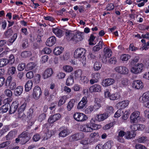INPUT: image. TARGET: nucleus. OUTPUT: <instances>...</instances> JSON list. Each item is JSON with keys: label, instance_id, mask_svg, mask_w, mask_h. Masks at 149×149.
Segmentation results:
<instances>
[{"label": "nucleus", "instance_id": "obj_1", "mask_svg": "<svg viewBox=\"0 0 149 149\" xmlns=\"http://www.w3.org/2000/svg\"><path fill=\"white\" fill-rule=\"evenodd\" d=\"M86 50L83 48H79L76 49L74 53V57L78 58L83 64L85 63L86 61L85 54Z\"/></svg>", "mask_w": 149, "mask_h": 149}, {"label": "nucleus", "instance_id": "obj_2", "mask_svg": "<svg viewBox=\"0 0 149 149\" xmlns=\"http://www.w3.org/2000/svg\"><path fill=\"white\" fill-rule=\"evenodd\" d=\"M144 65L141 63H139L132 68L130 71L133 73L135 74L140 73L143 70Z\"/></svg>", "mask_w": 149, "mask_h": 149}, {"label": "nucleus", "instance_id": "obj_3", "mask_svg": "<svg viewBox=\"0 0 149 149\" xmlns=\"http://www.w3.org/2000/svg\"><path fill=\"white\" fill-rule=\"evenodd\" d=\"M112 52L111 50L108 48L106 47L104 49L103 53L101 54V57L103 62H106L107 58L111 56Z\"/></svg>", "mask_w": 149, "mask_h": 149}, {"label": "nucleus", "instance_id": "obj_4", "mask_svg": "<svg viewBox=\"0 0 149 149\" xmlns=\"http://www.w3.org/2000/svg\"><path fill=\"white\" fill-rule=\"evenodd\" d=\"M84 136V135L82 132L76 133L70 136L69 138V141L70 142L77 141L82 139Z\"/></svg>", "mask_w": 149, "mask_h": 149}, {"label": "nucleus", "instance_id": "obj_5", "mask_svg": "<svg viewBox=\"0 0 149 149\" xmlns=\"http://www.w3.org/2000/svg\"><path fill=\"white\" fill-rule=\"evenodd\" d=\"M73 116L75 120L79 122H84L88 118L84 114L79 112L75 113Z\"/></svg>", "mask_w": 149, "mask_h": 149}, {"label": "nucleus", "instance_id": "obj_6", "mask_svg": "<svg viewBox=\"0 0 149 149\" xmlns=\"http://www.w3.org/2000/svg\"><path fill=\"white\" fill-rule=\"evenodd\" d=\"M114 70L116 72L123 74H127L129 72L128 68L124 66H117L114 68Z\"/></svg>", "mask_w": 149, "mask_h": 149}, {"label": "nucleus", "instance_id": "obj_7", "mask_svg": "<svg viewBox=\"0 0 149 149\" xmlns=\"http://www.w3.org/2000/svg\"><path fill=\"white\" fill-rule=\"evenodd\" d=\"M42 93L40 88L38 86H36L33 90V97L36 100H38L40 97Z\"/></svg>", "mask_w": 149, "mask_h": 149}, {"label": "nucleus", "instance_id": "obj_8", "mask_svg": "<svg viewBox=\"0 0 149 149\" xmlns=\"http://www.w3.org/2000/svg\"><path fill=\"white\" fill-rule=\"evenodd\" d=\"M80 130L83 132H92L91 123H87L85 124L81 125L80 127Z\"/></svg>", "mask_w": 149, "mask_h": 149}, {"label": "nucleus", "instance_id": "obj_9", "mask_svg": "<svg viewBox=\"0 0 149 149\" xmlns=\"http://www.w3.org/2000/svg\"><path fill=\"white\" fill-rule=\"evenodd\" d=\"M139 115L140 112L138 111H135L133 112L130 117L131 122L132 123L137 122L138 120L140 118Z\"/></svg>", "mask_w": 149, "mask_h": 149}, {"label": "nucleus", "instance_id": "obj_10", "mask_svg": "<svg viewBox=\"0 0 149 149\" xmlns=\"http://www.w3.org/2000/svg\"><path fill=\"white\" fill-rule=\"evenodd\" d=\"M83 33L82 32H78L75 34H73L71 40L73 41L77 42L82 40L83 38Z\"/></svg>", "mask_w": 149, "mask_h": 149}, {"label": "nucleus", "instance_id": "obj_11", "mask_svg": "<svg viewBox=\"0 0 149 149\" xmlns=\"http://www.w3.org/2000/svg\"><path fill=\"white\" fill-rule=\"evenodd\" d=\"M87 99L86 97L85 96L83 97L78 103L77 108L79 109H81L85 107L86 105L87 102Z\"/></svg>", "mask_w": 149, "mask_h": 149}, {"label": "nucleus", "instance_id": "obj_12", "mask_svg": "<svg viewBox=\"0 0 149 149\" xmlns=\"http://www.w3.org/2000/svg\"><path fill=\"white\" fill-rule=\"evenodd\" d=\"M129 102V101L127 100L122 101L117 103L116 107L119 109H124L128 105Z\"/></svg>", "mask_w": 149, "mask_h": 149}, {"label": "nucleus", "instance_id": "obj_13", "mask_svg": "<svg viewBox=\"0 0 149 149\" xmlns=\"http://www.w3.org/2000/svg\"><path fill=\"white\" fill-rule=\"evenodd\" d=\"M61 117V115L59 113H57L51 116L48 119V121L50 123H52L59 119Z\"/></svg>", "mask_w": 149, "mask_h": 149}, {"label": "nucleus", "instance_id": "obj_14", "mask_svg": "<svg viewBox=\"0 0 149 149\" xmlns=\"http://www.w3.org/2000/svg\"><path fill=\"white\" fill-rule=\"evenodd\" d=\"M89 90L91 93L100 92L101 90V86L99 84H95L91 86Z\"/></svg>", "mask_w": 149, "mask_h": 149}, {"label": "nucleus", "instance_id": "obj_15", "mask_svg": "<svg viewBox=\"0 0 149 149\" xmlns=\"http://www.w3.org/2000/svg\"><path fill=\"white\" fill-rule=\"evenodd\" d=\"M139 100L143 104L149 101V91L143 93L142 95L140 98Z\"/></svg>", "mask_w": 149, "mask_h": 149}, {"label": "nucleus", "instance_id": "obj_16", "mask_svg": "<svg viewBox=\"0 0 149 149\" xmlns=\"http://www.w3.org/2000/svg\"><path fill=\"white\" fill-rule=\"evenodd\" d=\"M132 86L133 88L137 89H142L143 87L142 82L140 80L134 81L133 83Z\"/></svg>", "mask_w": 149, "mask_h": 149}, {"label": "nucleus", "instance_id": "obj_17", "mask_svg": "<svg viewBox=\"0 0 149 149\" xmlns=\"http://www.w3.org/2000/svg\"><path fill=\"white\" fill-rule=\"evenodd\" d=\"M20 137H21V141L23 144L26 143L30 139L28 136L27 133L25 132H22L20 135Z\"/></svg>", "mask_w": 149, "mask_h": 149}, {"label": "nucleus", "instance_id": "obj_18", "mask_svg": "<svg viewBox=\"0 0 149 149\" xmlns=\"http://www.w3.org/2000/svg\"><path fill=\"white\" fill-rule=\"evenodd\" d=\"M19 103L17 101L13 102L10 107L9 112L10 113H14L18 108Z\"/></svg>", "mask_w": 149, "mask_h": 149}, {"label": "nucleus", "instance_id": "obj_19", "mask_svg": "<svg viewBox=\"0 0 149 149\" xmlns=\"http://www.w3.org/2000/svg\"><path fill=\"white\" fill-rule=\"evenodd\" d=\"M115 80L112 78H108L104 80L102 82V85L104 86H107L113 84Z\"/></svg>", "mask_w": 149, "mask_h": 149}, {"label": "nucleus", "instance_id": "obj_20", "mask_svg": "<svg viewBox=\"0 0 149 149\" xmlns=\"http://www.w3.org/2000/svg\"><path fill=\"white\" fill-rule=\"evenodd\" d=\"M53 72L52 68H48L46 69L43 74V77L44 79L47 78L52 75Z\"/></svg>", "mask_w": 149, "mask_h": 149}, {"label": "nucleus", "instance_id": "obj_21", "mask_svg": "<svg viewBox=\"0 0 149 149\" xmlns=\"http://www.w3.org/2000/svg\"><path fill=\"white\" fill-rule=\"evenodd\" d=\"M109 116V115L108 113H104L103 114H99L97 115L96 118L97 121L100 122L106 119Z\"/></svg>", "mask_w": 149, "mask_h": 149}, {"label": "nucleus", "instance_id": "obj_22", "mask_svg": "<svg viewBox=\"0 0 149 149\" xmlns=\"http://www.w3.org/2000/svg\"><path fill=\"white\" fill-rule=\"evenodd\" d=\"M145 126L143 124H134L131 127V128L134 131L140 130L141 131L145 129Z\"/></svg>", "mask_w": 149, "mask_h": 149}, {"label": "nucleus", "instance_id": "obj_23", "mask_svg": "<svg viewBox=\"0 0 149 149\" xmlns=\"http://www.w3.org/2000/svg\"><path fill=\"white\" fill-rule=\"evenodd\" d=\"M70 134L69 130L67 128L64 127L59 133L58 135L60 137H65Z\"/></svg>", "mask_w": 149, "mask_h": 149}, {"label": "nucleus", "instance_id": "obj_24", "mask_svg": "<svg viewBox=\"0 0 149 149\" xmlns=\"http://www.w3.org/2000/svg\"><path fill=\"white\" fill-rule=\"evenodd\" d=\"M56 41V38L54 36H51L47 40L46 45L49 46H52L55 44Z\"/></svg>", "mask_w": 149, "mask_h": 149}, {"label": "nucleus", "instance_id": "obj_25", "mask_svg": "<svg viewBox=\"0 0 149 149\" xmlns=\"http://www.w3.org/2000/svg\"><path fill=\"white\" fill-rule=\"evenodd\" d=\"M103 45V41H100L96 45L93 47V51L94 52H98L100 49L102 48Z\"/></svg>", "mask_w": 149, "mask_h": 149}, {"label": "nucleus", "instance_id": "obj_26", "mask_svg": "<svg viewBox=\"0 0 149 149\" xmlns=\"http://www.w3.org/2000/svg\"><path fill=\"white\" fill-rule=\"evenodd\" d=\"M52 31L59 38L63 36V31L59 29L53 28Z\"/></svg>", "mask_w": 149, "mask_h": 149}, {"label": "nucleus", "instance_id": "obj_27", "mask_svg": "<svg viewBox=\"0 0 149 149\" xmlns=\"http://www.w3.org/2000/svg\"><path fill=\"white\" fill-rule=\"evenodd\" d=\"M54 134V132L53 130H48L47 132L45 133L44 135L43 140H47L51 137Z\"/></svg>", "mask_w": 149, "mask_h": 149}, {"label": "nucleus", "instance_id": "obj_28", "mask_svg": "<svg viewBox=\"0 0 149 149\" xmlns=\"http://www.w3.org/2000/svg\"><path fill=\"white\" fill-rule=\"evenodd\" d=\"M63 50V48L61 46L56 47L53 50L54 54L56 55H60L62 53Z\"/></svg>", "mask_w": 149, "mask_h": 149}, {"label": "nucleus", "instance_id": "obj_29", "mask_svg": "<svg viewBox=\"0 0 149 149\" xmlns=\"http://www.w3.org/2000/svg\"><path fill=\"white\" fill-rule=\"evenodd\" d=\"M33 85V83L31 80H29L25 84V90L26 92L29 91L31 89Z\"/></svg>", "mask_w": 149, "mask_h": 149}, {"label": "nucleus", "instance_id": "obj_30", "mask_svg": "<svg viewBox=\"0 0 149 149\" xmlns=\"http://www.w3.org/2000/svg\"><path fill=\"white\" fill-rule=\"evenodd\" d=\"M36 65L34 62L29 63L27 64L25 69L27 71L32 70L35 68Z\"/></svg>", "mask_w": 149, "mask_h": 149}, {"label": "nucleus", "instance_id": "obj_31", "mask_svg": "<svg viewBox=\"0 0 149 149\" xmlns=\"http://www.w3.org/2000/svg\"><path fill=\"white\" fill-rule=\"evenodd\" d=\"M23 88L22 86H18L15 89V93L16 96H18L20 95L22 93Z\"/></svg>", "mask_w": 149, "mask_h": 149}, {"label": "nucleus", "instance_id": "obj_32", "mask_svg": "<svg viewBox=\"0 0 149 149\" xmlns=\"http://www.w3.org/2000/svg\"><path fill=\"white\" fill-rule=\"evenodd\" d=\"M75 102L74 99H72L68 102L67 106V109L68 111H70L73 108Z\"/></svg>", "mask_w": 149, "mask_h": 149}, {"label": "nucleus", "instance_id": "obj_33", "mask_svg": "<svg viewBox=\"0 0 149 149\" xmlns=\"http://www.w3.org/2000/svg\"><path fill=\"white\" fill-rule=\"evenodd\" d=\"M136 135V133L135 131H132L131 132H127L126 134V137L127 139H130L135 137Z\"/></svg>", "mask_w": 149, "mask_h": 149}, {"label": "nucleus", "instance_id": "obj_34", "mask_svg": "<svg viewBox=\"0 0 149 149\" xmlns=\"http://www.w3.org/2000/svg\"><path fill=\"white\" fill-rule=\"evenodd\" d=\"M82 74V70L80 69H78L75 71L74 72V76L75 79L81 78Z\"/></svg>", "mask_w": 149, "mask_h": 149}, {"label": "nucleus", "instance_id": "obj_35", "mask_svg": "<svg viewBox=\"0 0 149 149\" xmlns=\"http://www.w3.org/2000/svg\"><path fill=\"white\" fill-rule=\"evenodd\" d=\"M74 82V79L73 77L72 76H69L66 81V85L67 86H69L72 85Z\"/></svg>", "mask_w": 149, "mask_h": 149}, {"label": "nucleus", "instance_id": "obj_36", "mask_svg": "<svg viewBox=\"0 0 149 149\" xmlns=\"http://www.w3.org/2000/svg\"><path fill=\"white\" fill-rule=\"evenodd\" d=\"M9 106L8 104H5L3 105L0 109V112L2 113H6L8 110V107Z\"/></svg>", "mask_w": 149, "mask_h": 149}, {"label": "nucleus", "instance_id": "obj_37", "mask_svg": "<svg viewBox=\"0 0 149 149\" xmlns=\"http://www.w3.org/2000/svg\"><path fill=\"white\" fill-rule=\"evenodd\" d=\"M113 145V142L109 141L107 142L103 146V149H111Z\"/></svg>", "mask_w": 149, "mask_h": 149}, {"label": "nucleus", "instance_id": "obj_38", "mask_svg": "<svg viewBox=\"0 0 149 149\" xmlns=\"http://www.w3.org/2000/svg\"><path fill=\"white\" fill-rule=\"evenodd\" d=\"M30 40L32 41H34L36 40H37L38 42H40V36H37L36 35H30Z\"/></svg>", "mask_w": 149, "mask_h": 149}, {"label": "nucleus", "instance_id": "obj_39", "mask_svg": "<svg viewBox=\"0 0 149 149\" xmlns=\"http://www.w3.org/2000/svg\"><path fill=\"white\" fill-rule=\"evenodd\" d=\"M63 69L66 72H70L73 70V68L70 66L66 65L63 66Z\"/></svg>", "mask_w": 149, "mask_h": 149}, {"label": "nucleus", "instance_id": "obj_40", "mask_svg": "<svg viewBox=\"0 0 149 149\" xmlns=\"http://www.w3.org/2000/svg\"><path fill=\"white\" fill-rule=\"evenodd\" d=\"M130 58V56L128 54H123L121 55L120 59L123 61H127Z\"/></svg>", "mask_w": 149, "mask_h": 149}, {"label": "nucleus", "instance_id": "obj_41", "mask_svg": "<svg viewBox=\"0 0 149 149\" xmlns=\"http://www.w3.org/2000/svg\"><path fill=\"white\" fill-rule=\"evenodd\" d=\"M16 72V68L12 66L9 68L8 70V73L9 75H13Z\"/></svg>", "mask_w": 149, "mask_h": 149}, {"label": "nucleus", "instance_id": "obj_42", "mask_svg": "<svg viewBox=\"0 0 149 149\" xmlns=\"http://www.w3.org/2000/svg\"><path fill=\"white\" fill-rule=\"evenodd\" d=\"M31 55V53L30 51H24L21 54V56L23 58H26L30 56Z\"/></svg>", "mask_w": 149, "mask_h": 149}, {"label": "nucleus", "instance_id": "obj_43", "mask_svg": "<svg viewBox=\"0 0 149 149\" xmlns=\"http://www.w3.org/2000/svg\"><path fill=\"white\" fill-rule=\"evenodd\" d=\"M8 63V60L6 59H0V67L5 66Z\"/></svg>", "mask_w": 149, "mask_h": 149}, {"label": "nucleus", "instance_id": "obj_44", "mask_svg": "<svg viewBox=\"0 0 149 149\" xmlns=\"http://www.w3.org/2000/svg\"><path fill=\"white\" fill-rule=\"evenodd\" d=\"M17 116L18 118L24 120L26 116L23 112V111L18 110L17 114Z\"/></svg>", "mask_w": 149, "mask_h": 149}, {"label": "nucleus", "instance_id": "obj_45", "mask_svg": "<svg viewBox=\"0 0 149 149\" xmlns=\"http://www.w3.org/2000/svg\"><path fill=\"white\" fill-rule=\"evenodd\" d=\"M94 109V106L91 105L89 106L85 110V113L86 114H89L91 113L93 110Z\"/></svg>", "mask_w": 149, "mask_h": 149}, {"label": "nucleus", "instance_id": "obj_46", "mask_svg": "<svg viewBox=\"0 0 149 149\" xmlns=\"http://www.w3.org/2000/svg\"><path fill=\"white\" fill-rule=\"evenodd\" d=\"M66 99L65 96H63L61 97L58 102V105L59 106L62 105L66 101Z\"/></svg>", "mask_w": 149, "mask_h": 149}, {"label": "nucleus", "instance_id": "obj_47", "mask_svg": "<svg viewBox=\"0 0 149 149\" xmlns=\"http://www.w3.org/2000/svg\"><path fill=\"white\" fill-rule=\"evenodd\" d=\"M119 97V96L117 93H113L110 95L109 99L110 100H117Z\"/></svg>", "mask_w": 149, "mask_h": 149}, {"label": "nucleus", "instance_id": "obj_48", "mask_svg": "<svg viewBox=\"0 0 149 149\" xmlns=\"http://www.w3.org/2000/svg\"><path fill=\"white\" fill-rule=\"evenodd\" d=\"M102 65L99 62H96L94 64V68L95 70H98L101 67Z\"/></svg>", "mask_w": 149, "mask_h": 149}, {"label": "nucleus", "instance_id": "obj_49", "mask_svg": "<svg viewBox=\"0 0 149 149\" xmlns=\"http://www.w3.org/2000/svg\"><path fill=\"white\" fill-rule=\"evenodd\" d=\"M25 68V64L24 63H21L19 64L17 66V69L18 71H22Z\"/></svg>", "mask_w": 149, "mask_h": 149}, {"label": "nucleus", "instance_id": "obj_50", "mask_svg": "<svg viewBox=\"0 0 149 149\" xmlns=\"http://www.w3.org/2000/svg\"><path fill=\"white\" fill-rule=\"evenodd\" d=\"M9 88L11 90H14L16 87V83L15 82L12 81L10 84H8Z\"/></svg>", "mask_w": 149, "mask_h": 149}, {"label": "nucleus", "instance_id": "obj_51", "mask_svg": "<svg viewBox=\"0 0 149 149\" xmlns=\"http://www.w3.org/2000/svg\"><path fill=\"white\" fill-rule=\"evenodd\" d=\"M91 126L92 128V132L93 130H98L101 127V125L94 123H91Z\"/></svg>", "mask_w": 149, "mask_h": 149}, {"label": "nucleus", "instance_id": "obj_52", "mask_svg": "<svg viewBox=\"0 0 149 149\" xmlns=\"http://www.w3.org/2000/svg\"><path fill=\"white\" fill-rule=\"evenodd\" d=\"M80 80L84 84L88 83L89 81V79L85 76L81 77L80 78Z\"/></svg>", "mask_w": 149, "mask_h": 149}, {"label": "nucleus", "instance_id": "obj_53", "mask_svg": "<svg viewBox=\"0 0 149 149\" xmlns=\"http://www.w3.org/2000/svg\"><path fill=\"white\" fill-rule=\"evenodd\" d=\"M100 78V74L98 73H93L92 74V78L95 79L97 81H98Z\"/></svg>", "mask_w": 149, "mask_h": 149}, {"label": "nucleus", "instance_id": "obj_54", "mask_svg": "<svg viewBox=\"0 0 149 149\" xmlns=\"http://www.w3.org/2000/svg\"><path fill=\"white\" fill-rule=\"evenodd\" d=\"M13 33V31L10 29H8L7 31L5 33V36L7 38H9L11 36Z\"/></svg>", "mask_w": 149, "mask_h": 149}, {"label": "nucleus", "instance_id": "obj_55", "mask_svg": "<svg viewBox=\"0 0 149 149\" xmlns=\"http://www.w3.org/2000/svg\"><path fill=\"white\" fill-rule=\"evenodd\" d=\"M46 115L45 114L42 113L39 115L38 118V120L40 122H42L45 120L46 118Z\"/></svg>", "mask_w": 149, "mask_h": 149}, {"label": "nucleus", "instance_id": "obj_56", "mask_svg": "<svg viewBox=\"0 0 149 149\" xmlns=\"http://www.w3.org/2000/svg\"><path fill=\"white\" fill-rule=\"evenodd\" d=\"M123 113V111L119 109L115 113L114 116L115 117L118 118L122 115Z\"/></svg>", "mask_w": 149, "mask_h": 149}, {"label": "nucleus", "instance_id": "obj_57", "mask_svg": "<svg viewBox=\"0 0 149 149\" xmlns=\"http://www.w3.org/2000/svg\"><path fill=\"white\" fill-rule=\"evenodd\" d=\"M114 7V6L112 3L109 4L107 5L105 10L107 11H110L113 9Z\"/></svg>", "mask_w": 149, "mask_h": 149}, {"label": "nucleus", "instance_id": "obj_58", "mask_svg": "<svg viewBox=\"0 0 149 149\" xmlns=\"http://www.w3.org/2000/svg\"><path fill=\"white\" fill-rule=\"evenodd\" d=\"M15 61L14 56L12 54L10 55L9 57V59L8 60V63L12 64L14 63Z\"/></svg>", "mask_w": 149, "mask_h": 149}, {"label": "nucleus", "instance_id": "obj_59", "mask_svg": "<svg viewBox=\"0 0 149 149\" xmlns=\"http://www.w3.org/2000/svg\"><path fill=\"white\" fill-rule=\"evenodd\" d=\"M4 93L6 95L9 97H11L12 95V91L9 89H6L4 91Z\"/></svg>", "mask_w": 149, "mask_h": 149}, {"label": "nucleus", "instance_id": "obj_60", "mask_svg": "<svg viewBox=\"0 0 149 149\" xmlns=\"http://www.w3.org/2000/svg\"><path fill=\"white\" fill-rule=\"evenodd\" d=\"M10 143V142L9 141L3 142L0 144V148H4L9 145Z\"/></svg>", "mask_w": 149, "mask_h": 149}, {"label": "nucleus", "instance_id": "obj_61", "mask_svg": "<svg viewBox=\"0 0 149 149\" xmlns=\"http://www.w3.org/2000/svg\"><path fill=\"white\" fill-rule=\"evenodd\" d=\"M95 38V37L93 34H91L90 37V38L89 39V44L90 45H94V44L93 43L94 40Z\"/></svg>", "mask_w": 149, "mask_h": 149}, {"label": "nucleus", "instance_id": "obj_62", "mask_svg": "<svg viewBox=\"0 0 149 149\" xmlns=\"http://www.w3.org/2000/svg\"><path fill=\"white\" fill-rule=\"evenodd\" d=\"M48 59V56L47 55H45L43 56L40 60L41 62L42 63H44L46 62Z\"/></svg>", "mask_w": 149, "mask_h": 149}, {"label": "nucleus", "instance_id": "obj_63", "mask_svg": "<svg viewBox=\"0 0 149 149\" xmlns=\"http://www.w3.org/2000/svg\"><path fill=\"white\" fill-rule=\"evenodd\" d=\"M113 123H111L107 124L104 126L103 128L105 130H107L109 129L113 125Z\"/></svg>", "mask_w": 149, "mask_h": 149}, {"label": "nucleus", "instance_id": "obj_64", "mask_svg": "<svg viewBox=\"0 0 149 149\" xmlns=\"http://www.w3.org/2000/svg\"><path fill=\"white\" fill-rule=\"evenodd\" d=\"M26 77L29 79H31L33 77V73L32 71H30L28 72L26 74Z\"/></svg>", "mask_w": 149, "mask_h": 149}]
</instances>
